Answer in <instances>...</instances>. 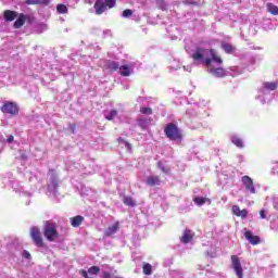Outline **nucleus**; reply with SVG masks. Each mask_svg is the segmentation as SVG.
Instances as JSON below:
<instances>
[{
	"label": "nucleus",
	"instance_id": "obj_43",
	"mask_svg": "<svg viewBox=\"0 0 278 278\" xmlns=\"http://www.w3.org/2000/svg\"><path fill=\"white\" fill-rule=\"evenodd\" d=\"M103 277H104V278H110V277H111V275H110V273L104 271V273H103Z\"/></svg>",
	"mask_w": 278,
	"mask_h": 278
},
{
	"label": "nucleus",
	"instance_id": "obj_44",
	"mask_svg": "<svg viewBox=\"0 0 278 278\" xmlns=\"http://www.w3.org/2000/svg\"><path fill=\"white\" fill-rule=\"evenodd\" d=\"M50 173H53V169H50Z\"/></svg>",
	"mask_w": 278,
	"mask_h": 278
},
{
	"label": "nucleus",
	"instance_id": "obj_5",
	"mask_svg": "<svg viewBox=\"0 0 278 278\" xmlns=\"http://www.w3.org/2000/svg\"><path fill=\"white\" fill-rule=\"evenodd\" d=\"M18 104H16V102L7 101L1 106V112L3 114H11L12 116H16V114H18Z\"/></svg>",
	"mask_w": 278,
	"mask_h": 278
},
{
	"label": "nucleus",
	"instance_id": "obj_30",
	"mask_svg": "<svg viewBox=\"0 0 278 278\" xmlns=\"http://www.w3.org/2000/svg\"><path fill=\"white\" fill-rule=\"evenodd\" d=\"M118 116V112L116 110L110 111L109 115L105 116L106 121H114Z\"/></svg>",
	"mask_w": 278,
	"mask_h": 278
},
{
	"label": "nucleus",
	"instance_id": "obj_20",
	"mask_svg": "<svg viewBox=\"0 0 278 278\" xmlns=\"http://www.w3.org/2000/svg\"><path fill=\"white\" fill-rule=\"evenodd\" d=\"M118 71L122 77H129V75H131V67H129V65H122Z\"/></svg>",
	"mask_w": 278,
	"mask_h": 278
},
{
	"label": "nucleus",
	"instance_id": "obj_40",
	"mask_svg": "<svg viewBox=\"0 0 278 278\" xmlns=\"http://www.w3.org/2000/svg\"><path fill=\"white\" fill-rule=\"evenodd\" d=\"M7 142L12 143L14 142V136L10 135L7 139Z\"/></svg>",
	"mask_w": 278,
	"mask_h": 278
},
{
	"label": "nucleus",
	"instance_id": "obj_34",
	"mask_svg": "<svg viewBox=\"0 0 278 278\" xmlns=\"http://www.w3.org/2000/svg\"><path fill=\"white\" fill-rule=\"evenodd\" d=\"M247 216H249V211H247L245 208L241 210L239 212V216L238 218H247Z\"/></svg>",
	"mask_w": 278,
	"mask_h": 278
},
{
	"label": "nucleus",
	"instance_id": "obj_25",
	"mask_svg": "<svg viewBox=\"0 0 278 278\" xmlns=\"http://www.w3.org/2000/svg\"><path fill=\"white\" fill-rule=\"evenodd\" d=\"M156 5L160 10H163V12L168 10V4L166 3V0H156Z\"/></svg>",
	"mask_w": 278,
	"mask_h": 278
},
{
	"label": "nucleus",
	"instance_id": "obj_26",
	"mask_svg": "<svg viewBox=\"0 0 278 278\" xmlns=\"http://www.w3.org/2000/svg\"><path fill=\"white\" fill-rule=\"evenodd\" d=\"M157 168H160V170H162V173H164L165 175H168V173H170V167L164 166V163L162 161L157 162Z\"/></svg>",
	"mask_w": 278,
	"mask_h": 278
},
{
	"label": "nucleus",
	"instance_id": "obj_3",
	"mask_svg": "<svg viewBox=\"0 0 278 278\" xmlns=\"http://www.w3.org/2000/svg\"><path fill=\"white\" fill-rule=\"evenodd\" d=\"M116 0H96L93 4L94 12L98 16H101L103 12H106V10H112V8H115Z\"/></svg>",
	"mask_w": 278,
	"mask_h": 278
},
{
	"label": "nucleus",
	"instance_id": "obj_11",
	"mask_svg": "<svg viewBox=\"0 0 278 278\" xmlns=\"http://www.w3.org/2000/svg\"><path fill=\"white\" fill-rule=\"evenodd\" d=\"M208 73H211V75H214V77L218 78L227 77V71H225V68L223 67H212L210 68Z\"/></svg>",
	"mask_w": 278,
	"mask_h": 278
},
{
	"label": "nucleus",
	"instance_id": "obj_39",
	"mask_svg": "<svg viewBox=\"0 0 278 278\" xmlns=\"http://www.w3.org/2000/svg\"><path fill=\"white\" fill-rule=\"evenodd\" d=\"M260 216H261V218H266V211L265 210H261L260 211Z\"/></svg>",
	"mask_w": 278,
	"mask_h": 278
},
{
	"label": "nucleus",
	"instance_id": "obj_38",
	"mask_svg": "<svg viewBox=\"0 0 278 278\" xmlns=\"http://www.w3.org/2000/svg\"><path fill=\"white\" fill-rule=\"evenodd\" d=\"M184 3L185 5H199V2H194L192 0H186Z\"/></svg>",
	"mask_w": 278,
	"mask_h": 278
},
{
	"label": "nucleus",
	"instance_id": "obj_42",
	"mask_svg": "<svg viewBox=\"0 0 278 278\" xmlns=\"http://www.w3.org/2000/svg\"><path fill=\"white\" fill-rule=\"evenodd\" d=\"M125 147H127V149H131V143H129L128 141H125Z\"/></svg>",
	"mask_w": 278,
	"mask_h": 278
},
{
	"label": "nucleus",
	"instance_id": "obj_16",
	"mask_svg": "<svg viewBox=\"0 0 278 278\" xmlns=\"http://www.w3.org/2000/svg\"><path fill=\"white\" fill-rule=\"evenodd\" d=\"M192 238H194V232L192 230H185L180 240L184 244H188L192 241Z\"/></svg>",
	"mask_w": 278,
	"mask_h": 278
},
{
	"label": "nucleus",
	"instance_id": "obj_24",
	"mask_svg": "<svg viewBox=\"0 0 278 278\" xmlns=\"http://www.w3.org/2000/svg\"><path fill=\"white\" fill-rule=\"evenodd\" d=\"M143 275H153V267L151 266V264L146 263L143 264Z\"/></svg>",
	"mask_w": 278,
	"mask_h": 278
},
{
	"label": "nucleus",
	"instance_id": "obj_23",
	"mask_svg": "<svg viewBox=\"0 0 278 278\" xmlns=\"http://www.w3.org/2000/svg\"><path fill=\"white\" fill-rule=\"evenodd\" d=\"M56 12L59 14H68V7H66V4H58Z\"/></svg>",
	"mask_w": 278,
	"mask_h": 278
},
{
	"label": "nucleus",
	"instance_id": "obj_22",
	"mask_svg": "<svg viewBox=\"0 0 278 278\" xmlns=\"http://www.w3.org/2000/svg\"><path fill=\"white\" fill-rule=\"evenodd\" d=\"M124 205H128V207H136V200L131 197H124Z\"/></svg>",
	"mask_w": 278,
	"mask_h": 278
},
{
	"label": "nucleus",
	"instance_id": "obj_35",
	"mask_svg": "<svg viewBox=\"0 0 278 278\" xmlns=\"http://www.w3.org/2000/svg\"><path fill=\"white\" fill-rule=\"evenodd\" d=\"M240 206H238V205H233L232 206V214L235 215V216H239V214H240Z\"/></svg>",
	"mask_w": 278,
	"mask_h": 278
},
{
	"label": "nucleus",
	"instance_id": "obj_27",
	"mask_svg": "<svg viewBox=\"0 0 278 278\" xmlns=\"http://www.w3.org/2000/svg\"><path fill=\"white\" fill-rule=\"evenodd\" d=\"M193 202H194L195 205L201 206V205H205L207 203V199L206 198H201V197H195L193 199Z\"/></svg>",
	"mask_w": 278,
	"mask_h": 278
},
{
	"label": "nucleus",
	"instance_id": "obj_28",
	"mask_svg": "<svg viewBox=\"0 0 278 278\" xmlns=\"http://www.w3.org/2000/svg\"><path fill=\"white\" fill-rule=\"evenodd\" d=\"M231 142H232V144L237 146L239 149H242V147H244L242 139H240L238 137H232Z\"/></svg>",
	"mask_w": 278,
	"mask_h": 278
},
{
	"label": "nucleus",
	"instance_id": "obj_17",
	"mask_svg": "<svg viewBox=\"0 0 278 278\" xmlns=\"http://www.w3.org/2000/svg\"><path fill=\"white\" fill-rule=\"evenodd\" d=\"M146 184L151 187L160 186L162 184V179L160 178V176H149Z\"/></svg>",
	"mask_w": 278,
	"mask_h": 278
},
{
	"label": "nucleus",
	"instance_id": "obj_12",
	"mask_svg": "<svg viewBox=\"0 0 278 278\" xmlns=\"http://www.w3.org/2000/svg\"><path fill=\"white\" fill-rule=\"evenodd\" d=\"M3 16H4V21H7V23H12V21L17 18L18 12L12 11V10H5L3 12Z\"/></svg>",
	"mask_w": 278,
	"mask_h": 278
},
{
	"label": "nucleus",
	"instance_id": "obj_9",
	"mask_svg": "<svg viewBox=\"0 0 278 278\" xmlns=\"http://www.w3.org/2000/svg\"><path fill=\"white\" fill-rule=\"evenodd\" d=\"M205 55V48H197L195 51L192 53L191 58L194 62H203V58Z\"/></svg>",
	"mask_w": 278,
	"mask_h": 278
},
{
	"label": "nucleus",
	"instance_id": "obj_8",
	"mask_svg": "<svg viewBox=\"0 0 278 278\" xmlns=\"http://www.w3.org/2000/svg\"><path fill=\"white\" fill-rule=\"evenodd\" d=\"M243 186L251 192V194H255V185H253V179L249 176H243L241 179Z\"/></svg>",
	"mask_w": 278,
	"mask_h": 278
},
{
	"label": "nucleus",
	"instance_id": "obj_37",
	"mask_svg": "<svg viewBox=\"0 0 278 278\" xmlns=\"http://www.w3.org/2000/svg\"><path fill=\"white\" fill-rule=\"evenodd\" d=\"M23 257H25V260H31V254L27 250H24Z\"/></svg>",
	"mask_w": 278,
	"mask_h": 278
},
{
	"label": "nucleus",
	"instance_id": "obj_7",
	"mask_svg": "<svg viewBox=\"0 0 278 278\" xmlns=\"http://www.w3.org/2000/svg\"><path fill=\"white\" fill-rule=\"evenodd\" d=\"M231 266L238 278H243L244 270L242 269V264L237 255H231Z\"/></svg>",
	"mask_w": 278,
	"mask_h": 278
},
{
	"label": "nucleus",
	"instance_id": "obj_33",
	"mask_svg": "<svg viewBox=\"0 0 278 278\" xmlns=\"http://www.w3.org/2000/svg\"><path fill=\"white\" fill-rule=\"evenodd\" d=\"M140 112H141V114L151 115V114H153V109L143 106L140 109Z\"/></svg>",
	"mask_w": 278,
	"mask_h": 278
},
{
	"label": "nucleus",
	"instance_id": "obj_15",
	"mask_svg": "<svg viewBox=\"0 0 278 278\" xmlns=\"http://www.w3.org/2000/svg\"><path fill=\"white\" fill-rule=\"evenodd\" d=\"M85 218L81 215H76L70 218L71 226L74 228L79 227L84 223Z\"/></svg>",
	"mask_w": 278,
	"mask_h": 278
},
{
	"label": "nucleus",
	"instance_id": "obj_10",
	"mask_svg": "<svg viewBox=\"0 0 278 278\" xmlns=\"http://www.w3.org/2000/svg\"><path fill=\"white\" fill-rule=\"evenodd\" d=\"M244 238L248 240V242H250V244H253L254 247L260 244L261 242L260 237L253 236V232H251V230H247L244 232Z\"/></svg>",
	"mask_w": 278,
	"mask_h": 278
},
{
	"label": "nucleus",
	"instance_id": "obj_19",
	"mask_svg": "<svg viewBox=\"0 0 278 278\" xmlns=\"http://www.w3.org/2000/svg\"><path fill=\"white\" fill-rule=\"evenodd\" d=\"M119 66H121V64H118V62H116V61H108L106 62V68L111 73H116V71H118Z\"/></svg>",
	"mask_w": 278,
	"mask_h": 278
},
{
	"label": "nucleus",
	"instance_id": "obj_41",
	"mask_svg": "<svg viewBox=\"0 0 278 278\" xmlns=\"http://www.w3.org/2000/svg\"><path fill=\"white\" fill-rule=\"evenodd\" d=\"M117 142H123L124 144H125V142H127L123 137H119L118 139H117Z\"/></svg>",
	"mask_w": 278,
	"mask_h": 278
},
{
	"label": "nucleus",
	"instance_id": "obj_21",
	"mask_svg": "<svg viewBox=\"0 0 278 278\" xmlns=\"http://www.w3.org/2000/svg\"><path fill=\"white\" fill-rule=\"evenodd\" d=\"M267 12H269V14H273V16H277L278 15V7L273 3H267Z\"/></svg>",
	"mask_w": 278,
	"mask_h": 278
},
{
	"label": "nucleus",
	"instance_id": "obj_32",
	"mask_svg": "<svg viewBox=\"0 0 278 278\" xmlns=\"http://www.w3.org/2000/svg\"><path fill=\"white\" fill-rule=\"evenodd\" d=\"M122 15L124 16V18H129L130 16H134V11L130 9H126L123 11Z\"/></svg>",
	"mask_w": 278,
	"mask_h": 278
},
{
	"label": "nucleus",
	"instance_id": "obj_36",
	"mask_svg": "<svg viewBox=\"0 0 278 278\" xmlns=\"http://www.w3.org/2000/svg\"><path fill=\"white\" fill-rule=\"evenodd\" d=\"M51 184H52L53 188H58V177L52 176L51 177Z\"/></svg>",
	"mask_w": 278,
	"mask_h": 278
},
{
	"label": "nucleus",
	"instance_id": "obj_2",
	"mask_svg": "<svg viewBox=\"0 0 278 278\" xmlns=\"http://www.w3.org/2000/svg\"><path fill=\"white\" fill-rule=\"evenodd\" d=\"M42 233L48 242H55L60 238L58 226L51 220L45 223Z\"/></svg>",
	"mask_w": 278,
	"mask_h": 278
},
{
	"label": "nucleus",
	"instance_id": "obj_1",
	"mask_svg": "<svg viewBox=\"0 0 278 278\" xmlns=\"http://www.w3.org/2000/svg\"><path fill=\"white\" fill-rule=\"evenodd\" d=\"M164 134L168 140L173 142H181L184 140V134L181 132V128L177 126L175 123H168L164 127Z\"/></svg>",
	"mask_w": 278,
	"mask_h": 278
},
{
	"label": "nucleus",
	"instance_id": "obj_4",
	"mask_svg": "<svg viewBox=\"0 0 278 278\" xmlns=\"http://www.w3.org/2000/svg\"><path fill=\"white\" fill-rule=\"evenodd\" d=\"M30 238L36 247L39 249H45L47 243H45V239H42V233L40 232V228L37 226H33L30 228Z\"/></svg>",
	"mask_w": 278,
	"mask_h": 278
},
{
	"label": "nucleus",
	"instance_id": "obj_18",
	"mask_svg": "<svg viewBox=\"0 0 278 278\" xmlns=\"http://www.w3.org/2000/svg\"><path fill=\"white\" fill-rule=\"evenodd\" d=\"M51 0H25L26 5H49Z\"/></svg>",
	"mask_w": 278,
	"mask_h": 278
},
{
	"label": "nucleus",
	"instance_id": "obj_13",
	"mask_svg": "<svg viewBox=\"0 0 278 278\" xmlns=\"http://www.w3.org/2000/svg\"><path fill=\"white\" fill-rule=\"evenodd\" d=\"M118 229H121V224L118 222H116L115 224H113L112 226H109L106 228L104 236L110 238L111 236H114V233H116V231H118Z\"/></svg>",
	"mask_w": 278,
	"mask_h": 278
},
{
	"label": "nucleus",
	"instance_id": "obj_6",
	"mask_svg": "<svg viewBox=\"0 0 278 278\" xmlns=\"http://www.w3.org/2000/svg\"><path fill=\"white\" fill-rule=\"evenodd\" d=\"M210 55L212 59L207 58V59L202 60V64H205V66H207V68H210V66H212V61L216 62L217 64H223V59L216 53V50L211 49Z\"/></svg>",
	"mask_w": 278,
	"mask_h": 278
},
{
	"label": "nucleus",
	"instance_id": "obj_29",
	"mask_svg": "<svg viewBox=\"0 0 278 278\" xmlns=\"http://www.w3.org/2000/svg\"><path fill=\"white\" fill-rule=\"evenodd\" d=\"M264 88L266 90H277V83H264Z\"/></svg>",
	"mask_w": 278,
	"mask_h": 278
},
{
	"label": "nucleus",
	"instance_id": "obj_31",
	"mask_svg": "<svg viewBox=\"0 0 278 278\" xmlns=\"http://www.w3.org/2000/svg\"><path fill=\"white\" fill-rule=\"evenodd\" d=\"M222 47L226 53H232L235 49L230 43H224Z\"/></svg>",
	"mask_w": 278,
	"mask_h": 278
},
{
	"label": "nucleus",
	"instance_id": "obj_14",
	"mask_svg": "<svg viewBox=\"0 0 278 278\" xmlns=\"http://www.w3.org/2000/svg\"><path fill=\"white\" fill-rule=\"evenodd\" d=\"M25 21H27V15H25V13H21L13 24L14 29H21V27L25 25Z\"/></svg>",
	"mask_w": 278,
	"mask_h": 278
}]
</instances>
